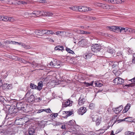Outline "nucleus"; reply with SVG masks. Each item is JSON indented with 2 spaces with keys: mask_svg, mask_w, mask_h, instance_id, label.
<instances>
[{
  "mask_svg": "<svg viewBox=\"0 0 135 135\" xmlns=\"http://www.w3.org/2000/svg\"><path fill=\"white\" fill-rule=\"evenodd\" d=\"M85 101V99L83 98V95H81L79 100L78 104L81 105L84 104Z\"/></svg>",
  "mask_w": 135,
  "mask_h": 135,
  "instance_id": "2eb2a0df",
  "label": "nucleus"
},
{
  "mask_svg": "<svg viewBox=\"0 0 135 135\" xmlns=\"http://www.w3.org/2000/svg\"><path fill=\"white\" fill-rule=\"evenodd\" d=\"M98 87H101V86H102L103 85V84H102L99 83V84H98Z\"/></svg>",
  "mask_w": 135,
  "mask_h": 135,
  "instance_id": "774afa93",
  "label": "nucleus"
},
{
  "mask_svg": "<svg viewBox=\"0 0 135 135\" xmlns=\"http://www.w3.org/2000/svg\"><path fill=\"white\" fill-rule=\"evenodd\" d=\"M70 9L74 11H78L80 12H86V7L83 6H75L70 7Z\"/></svg>",
  "mask_w": 135,
  "mask_h": 135,
  "instance_id": "f03ea898",
  "label": "nucleus"
},
{
  "mask_svg": "<svg viewBox=\"0 0 135 135\" xmlns=\"http://www.w3.org/2000/svg\"><path fill=\"white\" fill-rule=\"evenodd\" d=\"M2 88L4 90H7L12 88V85L11 84L4 83L2 84Z\"/></svg>",
  "mask_w": 135,
  "mask_h": 135,
  "instance_id": "9d476101",
  "label": "nucleus"
},
{
  "mask_svg": "<svg viewBox=\"0 0 135 135\" xmlns=\"http://www.w3.org/2000/svg\"><path fill=\"white\" fill-rule=\"evenodd\" d=\"M125 135H133L134 133L133 132H131L129 131H127L125 133Z\"/></svg>",
  "mask_w": 135,
  "mask_h": 135,
  "instance_id": "473e14b6",
  "label": "nucleus"
},
{
  "mask_svg": "<svg viewBox=\"0 0 135 135\" xmlns=\"http://www.w3.org/2000/svg\"><path fill=\"white\" fill-rule=\"evenodd\" d=\"M73 102L70 100H68L65 102L63 103V107H66L68 106H70L72 105Z\"/></svg>",
  "mask_w": 135,
  "mask_h": 135,
  "instance_id": "f8f14e48",
  "label": "nucleus"
},
{
  "mask_svg": "<svg viewBox=\"0 0 135 135\" xmlns=\"http://www.w3.org/2000/svg\"><path fill=\"white\" fill-rule=\"evenodd\" d=\"M132 62L133 63L135 64V53L133 55V59Z\"/></svg>",
  "mask_w": 135,
  "mask_h": 135,
  "instance_id": "a18cd8bd",
  "label": "nucleus"
},
{
  "mask_svg": "<svg viewBox=\"0 0 135 135\" xmlns=\"http://www.w3.org/2000/svg\"><path fill=\"white\" fill-rule=\"evenodd\" d=\"M23 105H22V104L21 103H16V107L17 109L19 110L21 109V108H23V107H22Z\"/></svg>",
  "mask_w": 135,
  "mask_h": 135,
  "instance_id": "b1692460",
  "label": "nucleus"
},
{
  "mask_svg": "<svg viewBox=\"0 0 135 135\" xmlns=\"http://www.w3.org/2000/svg\"><path fill=\"white\" fill-rule=\"evenodd\" d=\"M12 0H4V2L10 4H12Z\"/></svg>",
  "mask_w": 135,
  "mask_h": 135,
  "instance_id": "e433bc0d",
  "label": "nucleus"
},
{
  "mask_svg": "<svg viewBox=\"0 0 135 135\" xmlns=\"http://www.w3.org/2000/svg\"><path fill=\"white\" fill-rule=\"evenodd\" d=\"M131 107V104L129 103H128L126 106L125 108L124 109L123 112V113H126L129 109Z\"/></svg>",
  "mask_w": 135,
  "mask_h": 135,
  "instance_id": "aec40b11",
  "label": "nucleus"
},
{
  "mask_svg": "<svg viewBox=\"0 0 135 135\" xmlns=\"http://www.w3.org/2000/svg\"><path fill=\"white\" fill-rule=\"evenodd\" d=\"M67 113V117L70 116L73 114V113L71 111H66Z\"/></svg>",
  "mask_w": 135,
  "mask_h": 135,
  "instance_id": "79ce46f5",
  "label": "nucleus"
},
{
  "mask_svg": "<svg viewBox=\"0 0 135 135\" xmlns=\"http://www.w3.org/2000/svg\"><path fill=\"white\" fill-rule=\"evenodd\" d=\"M44 110L43 109H39L38 110L37 113H40L44 111Z\"/></svg>",
  "mask_w": 135,
  "mask_h": 135,
  "instance_id": "4d7b16f0",
  "label": "nucleus"
},
{
  "mask_svg": "<svg viewBox=\"0 0 135 135\" xmlns=\"http://www.w3.org/2000/svg\"><path fill=\"white\" fill-rule=\"evenodd\" d=\"M43 13H42V16H50L53 15V14L51 12L47 11L44 12V11L42 12Z\"/></svg>",
  "mask_w": 135,
  "mask_h": 135,
  "instance_id": "6ab92c4d",
  "label": "nucleus"
},
{
  "mask_svg": "<svg viewBox=\"0 0 135 135\" xmlns=\"http://www.w3.org/2000/svg\"><path fill=\"white\" fill-rule=\"evenodd\" d=\"M115 4H121L123 2V1L122 0H116Z\"/></svg>",
  "mask_w": 135,
  "mask_h": 135,
  "instance_id": "49530a36",
  "label": "nucleus"
},
{
  "mask_svg": "<svg viewBox=\"0 0 135 135\" xmlns=\"http://www.w3.org/2000/svg\"><path fill=\"white\" fill-rule=\"evenodd\" d=\"M23 99L29 103L35 100L34 95L31 94V92L29 91H27Z\"/></svg>",
  "mask_w": 135,
  "mask_h": 135,
  "instance_id": "f257e3e1",
  "label": "nucleus"
},
{
  "mask_svg": "<svg viewBox=\"0 0 135 135\" xmlns=\"http://www.w3.org/2000/svg\"><path fill=\"white\" fill-rule=\"evenodd\" d=\"M99 82L95 81L94 82V84L95 85V86H97L98 87V84H99Z\"/></svg>",
  "mask_w": 135,
  "mask_h": 135,
  "instance_id": "bf43d9fd",
  "label": "nucleus"
},
{
  "mask_svg": "<svg viewBox=\"0 0 135 135\" xmlns=\"http://www.w3.org/2000/svg\"><path fill=\"white\" fill-rule=\"evenodd\" d=\"M91 117L93 121L95 122V124L96 126H98L100 124L102 120L101 117L93 115Z\"/></svg>",
  "mask_w": 135,
  "mask_h": 135,
  "instance_id": "7ed1b4c3",
  "label": "nucleus"
},
{
  "mask_svg": "<svg viewBox=\"0 0 135 135\" xmlns=\"http://www.w3.org/2000/svg\"><path fill=\"white\" fill-rule=\"evenodd\" d=\"M86 108L84 107H81L78 109L77 112L79 114L83 115L86 112Z\"/></svg>",
  "mask_w": 135,
  "mask_h": 135,
  "instance_id": "6e6552de",
  "label": "nucleus"
},
{
  "mask_svg": "<svg viewBox=\"0 0 135 135\" xmlns=\"http://www.w3.org/2000/svg\"><path fill=\"white\" fill-rule=\"evenodd\" d=\"M86 8H87V9H86H86L87 10H86V11H91V8L90 7H86Z\"/></svg>",
  "mask_w": 135,
  "mask_h": 135,
  "instance_id": "0e129e2a",
  "label": "nucleus"
},
{
  "mask_svg": "<svg viewBox=\"0 0 135 135\" xmlns=\"http://www.w3.org/2000/svg\"><path fill=\"white\" fill-rule=\"evenodd\" d=\"M35 133L34 129L32 128H29L28 134L26 133L24 135H35Z\"/></svg>",
  "mask_w": 135,
  "mask_h": 135,
  "instance_id": "4468645a",
  "label": "nucleus"
},
{
  "mask_svg": "<svg viewBox=\"0 0 135 135\" xmlns=\"http://www.w3.org/2000/svg\"><path fill=\"white\" fill-rule=\"evenodd\" d=\"M30 87L32 89H37V86L34 84L30 83Z\"/></svg>",
  "mask_w": 135,
  "mask_h": 135,
  "instance_id": "c85d7f7f",
  "label": "nucleus"
},
{
  "mask_svg": "<svg viewBox=\"0 0 135 135\" xmlns=\"http://www.w3.org/2000/svg\"><path fill=\"white\" fill-rule=\"evenodd\" d=\"M84 58L85 59H88L90 57V54H87L84 55Z\"/></svg>",
  "mask_w": 135,
  "mask_h": 135,
  "instance_id": "c9c22d12",
  "label": "nucleus"
},
{
  "mask_svg": "<svg viewBox=\"0 0 135 135\" xmlns=\"http://www.w3.org/2000/svg\"><path fill=\"white\" fill-rule=\"evenodd\" d=\"M61 33V32H60V31H58L56 32H55L54 33V34H55L57 35L60 34Z\"/></svg>",
  "mask_w": 135,
  "mask_h": 135,
  "instance_id": "6e6d98bb",
  "label": "nucleus"
},
{
  "mask_svg": "<svg viewBox=\"0 0 135 135\" xmlns=\"http://www.w3.org/2000/svg\"><path fill=\"white\" fill-rule=\"evenodd\" d=\"M123 79L119 77L115 78L113 80V82L116 84H122L124 82Z\"/></svg>",
  "mask_w": 135,
  "mask_h": 135,
  "instance_id": "423d86ee",
  "label": "nucleus"
},
{
  "mask_svg": "<svg viewBox=\"0 0 135 135\" xmlns=\"http://www.w3.org/2000/svg\"><path fill=\"white\" fill-rule=\"evenodd\" d=\"M45 34L46 35H49L50 34V30H45Z\"/></svg>",
  "mask_w": 135,
  "mask_h": 135,
  "instance_id": "864d4df0",
  "label": "nucleus"
},
{
  "mask_svg": "<svg viewBox=\"0 0 135 135\" xmlns=\"http://www.w3.org/2000/svg\"><path fill=\"white\" fill-rule=\"evenodd\" d=\"M100 46L98 44H95L91 47V50L93 52H97L99 51L101 48Z\"/></svg>",
  "mask_w": 135,
  "mask_h": 135,
  "instance_id": "39448f33",
  "label": "nucleus"
},
{
  "mask_svg": "<svg viewBox=\"0 0 135 135\" xmlns=\"http://www.w3.org/2000/svg\"><path fill=\"white\" fill-rule=\"evenodd\" d=\"M123 109V106L122 105L120 106L117 108H113V110L116 114L119 113Z\"/></svg>",
  "mask_w": 135,
  "mask_h": 135,
  "instance_id": "ddd939ff",
  "label": "nucleus"
},
{
  "mask_svg": "<svg viewBox=\"0 0 135 135\" xmlns=\"http://www.w3.org/2000/svg\"><path fill=\"white\" fill-rule=\"evenodd\" d=\"M66 124L70 126H73L74 124V122L72 120H70L66 122Z\"/></svg>",
  "mask_w": 135,
  "mask_h": 135,
  "instance_id": "f704fd0d",
  "label": "nucleus"
},
{
  "mask_svg": "<svg viewBox=\"0 0 135 135\" xmlns=\"http://www.w3.org/2000/svg\"><path fill=\"white\" fill-rule=\"evenodd\" d=\"M66 50L69 53L71 54H74V52L72 50H70V49L66 47Z\"/></svg>",
  "mask_w": 135,
  "mask_h": 135,
  "instance_id": "7c9ffc66",
  "label": "nucleus"
},
{
  "mask_svg": "<svg viewBox=\"0 0 135 135\" xmlns=\"http://www.w3.org/2000/svg\"><path fill=\"white\" fill-rule=\"evenodd\" d=\"M22 107H23V108H21V109L20 110H22L24 112H27V111L25 109V108L26 107L23 106Z\"/></svg>",
  "mask_w": 135,
  "mask_h": 135,
  "instance_id": "09e8293b",
  "label": "nucleus"
},
{
  "mask_svg": "<svg viewBox=\"0 0 135 135\" xmlns=\"http://www.w3.org/2000/svg\"><path fill=\"white\" fill-rule=\"evenodd\" d=\"M20 1L18 0H12V4L20 5Z\"/></svg>",
  "mask_w": 135,
  "mask_h": 135,
  "instance_id": "c756f323",
  "label": "nucleus"
},
{
  "mask_svg": "<svg viewBox=\"0 0 135 135\" xmlns=\"http://www.w3.org/2000/svg\"><path fill=\"white\" fill-rule=\"evenodd\" d=\"M135 83H132L131 84H129L128 85H125V86H131L132 87L134 86V85Z\"/></svg>",
  "mask_w": 135,
  "mask_h": 135,
  "instance_id": "3c124183",
  "label": "nucleus"
},
{
  "mask_svg": "<svg viewBox=\"0 0 135 135\" xmlns=\"http://www.w3.org/2000/svg\"><path fill=\"white\" fill-rule=\"evenodd\" d=\"M79 44H81V46L83 47H86V46H87V41L86 40H82L80 41L79 42Z\"/></svg>",
  "mask_w": 135,
  "mask_h": 135,
  "instance_id": "a211bd4d",
  "label": "nucleus"
},
{
  "mask_svg": "<svg viewBox=\"0 0 135 135\" xmlns=\"http://www.w3.org/2000/svg\"><path fill=\"white\" fill-rule=\"evenodd\" d=\"M21 60L22 61V62H23V63H24L25 64H26L27 62L26 61H25L24 60L22 59V60Z\"/></svg>",
  "mask_w": 135,
  "mask_h": 135,
  "instance_id": "69168bd1",
  "label": "nucleus"
},
{
  "mask_svg": "<svg viewBox=\"0 0 135 135\" xmlns=\"http://www.w3.org/2000/svg\"><path fill=\"white\" fill-rule=\"evenodd\" d=\"M42 81H40L38 83V86H37V89L40 91L42 89Z\"/></svg>",
  "mask_w": 135,
  "mask_h": 135,
  "instance_id": "412c9836",
  "label": "nucleus"
},
{
  "mask_svg": "<svg viewBox=\"0 0 135 135\" xmlns=\"http://www.w3.org/2000/svg\"><path fill=\"white\" fill-rule=\"evenodd\" d=\"M42 12H43V11L36 10L34 11V12H35L36 13V16H37L38 15L42 16V13H43Z\"/></svg>",
  "mask_w": 135,
  "mask_h": 135,
  "instance_id": "bb28decb",
  "label": "nucleus"
},
{
  "mask_svg": "<svg viewBox=\"0 0 135 135\" xmlns=\"http://www.w3.org/2000/svg\"><path fill=\"white\" fill-rule=\"evenodd\" d=\"M107 51L108 53L112 54H113L115 53V50L110 48H108Z\"/></svg>",
  "mask_w": 135,
  "mask_h": 135,
  "instance_id": "393cba45",
  "label": "nucleus"
},
{
  "mask_svg": "<svg viewBox=\"0 0 135 135\" xmlns=\"http://www.w3.org/2000/svg\"><path fill=\"white\" fill-rule=\"evenodd\" d=\"M32 15H33L35 16H36V13L35 12H34V11L32 13H30L29 14V15H30L32 16Z\"/></svg>",
  "mask_w": 135,
  "mask_h": 135,
  "instance_id": "5fc2aeb1",
  "label": "nucleus"
},
{
  "mask_svg": "<svg viewBox=\"0 0 135 135\" xmlns=\"http://www.w3.org/2000/svg\"><path fill=\"white\" fill-rule=\"evenodd\" d=\"M118 64V63L117 62H114L112 64V65L113 68H114L116 66L117 67Z\"/></svg>",
  "mask_w": 135,
  "mask_h": 135,
  "instance_id": "a19ab883",
  "label": "nucleus"
},
{
  "mask_svg": "<svg viewBox=\"0 0 135 135\" xmlns=\"http://www.w3.org/2000/svg\"><path fill=\"white\" fill-rule=\"evenodd\" d=\"M109 29L113 31L116 32V31H120V29H121L122 27L119 26H110L108 27Z\"/></svg>",
  "mask_w": 135,
  "mask_h": 135,
  "instance_id": "1a4fd4ad",
  "label": "nucleus"
},
{
  "mask_svg": "<svg viewBox=\"0 0 135 135\" xmlns=\"http://www.w3.org/2000/svg\"><path fill=\"white\" fill-rule=\"evenodd\" d=\"M45 30H36L35 32V33L38 35H42L45 34Z\"/></svg>",
  "mask_w": 135,
  "mask_h": 135,
  "instance_id": "dca6fc26",
  "label": "nucleus"
},
{
  "mask_svg": "<svg viewBox=\"0 0 135 135\" xmlns=\"http://www.w3.org/2000/svg\"><path fill=\"white\" fill-rule=\"evenodd\" d=\"M50 65L55 68H58L60 66V63L59 61L56 60L52 61L49 63Z\"/></svg>",
  "mask_w": 135,
  "mask_h": 135,
  "instance_id": "20e7f679",
  "label": "nucleus"
},
{
  "mask_svg": "<svg viewBox=\"0 0 135 135\" xmlns=\"http://www.w3.org/2000/svg\"><path fill=\"white\" fill-rule=\"evenodd\" d=\"M30 3V2L28 0H26L25 1H20V5L23 4L26 5L29 4Z\"/></svg>",
  "mask_w": 135,
  "mask_h": 135,
  "instance_id": "4be33fe9",
  "label": "nucleus"
},
{
  "mask_svg": "<svg viewBox=\"0 0 135 135\" xmlns=\"http://www.w3.org/2000/svg\"><path fill=\"white\" fill-rule=\"evenodd\" d=\"M131 81L132 82H135V77L131 80Z\"/></svg>",
  "mask_w": 135,
  "mask_h": 135,
  "instance_id": "338daca9",
  "label": "nucleus"
},
{
  "mask_svg": "<svg viewBox=\"0 0 135 135\" xmlns=\"http://www.w3.org/2000/svg\"><path fill=\"white\" fill-rule=\"evenodd\" d=\"M4 43L7 44H11V41H9L8 40H6V41H4Z\"/></svg>",
  "mask_w": 135,
  "mask_h": 135,
  "instance_id": "13d9d810",
  "label": "nucleus"
},
{
  "mask_svg": "<svg viewBox=\"0 0 135 135\" xmlns=\"http://www.w3.org/2000/svg\"><path fill=\"white\" fill-rule=\"evenodd\" d=\"M11 107V106H10L9 105H7L6 106V108L7 109H8V110Z\"/></svg>",
  "mask_w": 135,
  "mask_h": 135,
  "instance_id": "e2e57ef3",
  "label": "nucleus"
},
{
  "mask_svg": "<svg viewBox=\"0 0 135 135\" xmlns=\"http://www.w3.org/2000/svg\"><path fill=\"white\" fill-rule=\"evenodd\" d=\"M121 29H120V33L122 32H125L126 33L128 34L133 33V29L130 28H124L122 27Z\"/></svg>",
  "mask_w": 135,
  "mask_h": 135,
  "instance_id": "0eeeda50",
  "label": "nucleus"
},
{
  "mask_svg": "<svg viewBox=\"0 0 135 135\" xmlns=\"http://www.w3.org/2000/svg\"><path fill=\"white\" fill-rule=\"evenodd\" d=\"M17 109L15 108V107L12 106L8 110V112L10 114H16L17 112Z\"/></svg>",
  "mask_w": 135,
  "mask_h": 135,
  "instance_id": "9b49d317",
  "label": "nucleus"
},
{
  "mask_svg": "<svg viewBox=\"0 0 135 135\" xmlns=\"http://www.w3.org/2000/svg\"><path fill=\"white\" fill-rule=\"evenodd\" d=\"M97 5L98 6H101L102 8H104L107 9L106 6H107V5H108V4H104L103 3H97Z\"/></svg>",
  "mask_w": 135,
  "mask_h": 135,
  "instance_id": "a878e982",
  "label": "nucleus"
},
{
  "mask_svg": "<svg viewBox=\"0 0 135 135\" xmlns=\"http://www.w3.org/2000/svg\"><path fill=\"white\" fill-rule=\"evenodd\" d=\"M117 116H114L112 118V120H114V123H116L117 122Z\"/></svg>",
  "mask_w": 135,
  "mask_h": 135,
  "instance_id": "ea45409f",
  "label": "nucleus"
},
{
  "mask_svg": "<svg viewBox=\"0 0 135 135\" xmlns=\"http://www.w3.org/2000/svg\"><path fill=\"white\" fill-rule=\"evenodd\" d=\"M13 19L11 17L3 16H2V21L6 22L8 21H12Z\"/></svg>",
  "mask_w": 135,
  "mask_h": 135,
  "instance_id": "f3484780",
  "label": "nucleus"
},
{
  "mask_svg": "<svg viewBox=\"0 0 135 135\" xmlns=\"http://www.w3.org/2000/svg\"><path fill=\"white\" fill-rule=\"evenodd\" d=\"M106 7L107 9H113L116 8V7H115L113 5H107Z\"/></svg>",
  "mask_w": 135,
  "mask_h": 135,
  "instance_id": "cd10ccee",
  "label": "nucleus"
},
{
  "mask_svg": "<svg viewBox=\"0 0 135 135\" xmlns=\"http://www.w3.org/2000/svg\"><path fill=\"white\" fill-rule=\"evenodd\" d=\"M66 111H63L62 112V116L64 118H67V113Z\"/></svg>",
  "mask_w": 135,
  "mask_h": 135,
  "instance_id": "37998d69",
  "label": "nucleus"
},
{
  "mask_svg": "<svg viewBox=\"0 0 135 135\" xmlns=\"http://www.w3.org/2000/svg\"><path fill=\"white\" fill-rule=\"evenodd\" d=\"M93 83H94V81H92V82L91 83H86V82H85L84 84L86 85V86L88 87L90 86H93Z\"/></svg>",
  "mask_w": 135,
  "mask_h": 135,
  "instance_id": "72a5a7b5",
  "label": "nucleus"
},
{
  "mask_svg": "<svg viewBox=\"0 0 135 135\" xmlns=\"http://www.w3.org/2000/svg\"><path fill=\"white\" fill-rule=\"evenodd\" d=\"M4 99L3 97L2 96L0 97V101H3L4 100Z\"/></svg>",
  "mask_w": 135,
  "mask_h": 135,
  "instance_id": "680f3d73",
  "label": "nucleus"
},
{
  "mask_svg": "<svg viewBox=\"0 0 135 135\" xmlns=\"http://www.w3.org/2000/svg\"><path fill=\"white\" fill-rule=\"evenodd\" d=\"M43 109L44 110V111H45L47 113H50V111H51V110L49 108L45 109Z\"/></svg>",
  "mask_w": 135,
  "mask_h": 135,
  "instance_id": "8fccbe9b",
  "label": "nucleus"
},
{
  "mask_svg": "<svg viewBox=\"0 0 135 135\" xmlns=\"http://www.w3.org/2000/svg\"><path fill=\"white\" fill-rule=\"evenodd\" d=\"M64 47L62 46H57L55 47L54 49L55 50H64Z\"/></svg>",
  "mask_w": 135,
  "mask_h": 135,
  "instance_id": "5701e85b",
  "label": "nucleus"
},
{
  "mask_svg": "<svg viewBox=\"0 0 135 135\" xmlns=\"http://www.w3.org/2000/svg\"><path fill=\"white\" fill-rule=\"evenodd\" d=\"M89 107L90 109H93L94 108V105L93 103H91L90 104Z\"/></svg>",
  "mask_w": 135,
  "mask_h": 135,
  "instance_id": "58836bf2",
  "label": "nucleus"
},
{
  "mask_svg": "<svg viewBox=\"0 0 135 135\" xmlns=\"http://www.w3.org/2000/svg\"><path fill=\"white\" fill-rule=\"evenodd\" d=\"M122 121H128V122H131L132 120L131 118L130 117H128L124 119H123Z\"/></svg>",
  "mask_w": 135,
  "mask_h": 135,
  "instance_id": "2f4dec72",
  "label": "nucleus"
},
{
  "mask_svg": "<svg viewBox=\"0 0 135 135\" xmlns=\"http://www.w3.org/2000/svg\"><path fill=\"white\" fill-rule=\"evenodd\" d=\"M76 32H77V33H78L84 34H85V31L83 30H78Z\"/></svg>",
  "mask_w": 135,
  "mask_h": 135,
  "instance_id": "4c0bfd02",
  "label": "nucleus"
},
{
  "mask_svg": "<svg viewBox=\"0 0 135 135\" xmlns=\"http://www.w3.org/2000/svg\"><path fill=\"white\" fill-rule=\"evenodd\" d=\"M116 0H108L109 1H110L113 4H115Z\"/></svg>",
  "mask_w": 135,
  "mask_h": 135,
  "instance_id": "603ef678",
  "label": "nucleus"
},
{
  "mask_svg": "<svg viewBox=\"0 0 135 135\" xmlns=\"http://www.w3.org/2000/svg\"><path fill=\"white\" fill-rule=\"evenodd\" d=\"M123 54L121 52L119 51L117 52V56H121V57H123Z\"/></svg>",
  "mask_w": 135,
  "mask_h": 135,
  "instance_id": "c03bdc74",
  "label": "nucleus"
},
{
  "mask_svg": "<svg viewBox=\"0 0 135 135\" xmlns=\"http://www.w3.org/2000/svg\"><path fill=\"white\" fill-rule=\"evenodd\" d=\"M24 48L26 49H30L31 48V47L28 45H25Z\"/></svg>",
  "mask_w": 135,
  "mask_h": 135,
  "instance_id": "de8ad7c7",
  "label": "nucleus"
},
{
  "mask_svg": "<svg viewBox=\"0 0 135 135\" xmlns=\"http://www.w3.org/2000/svg\"><path fill=\"white\" fill-rule=\"evenodd\" d=\"M58 114L57 113H54L52 115V116L54 117H56L58 115Z\"/></svg>",
  "mask_w": 135,
  "mask_h": 135,
  "instance_id": "052dcab7",
  "label": "nucleus"
}]
</instances>
